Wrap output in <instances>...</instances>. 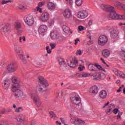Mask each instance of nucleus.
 <instances>
[{
  "label": "nucleus",
  "instance_id": "f257e3e1",
  "mask_svg": "<svg viewBox=\"0 0 125 125\" xmlns=\"http://www.w3.org/2000/svg\"><path fill=\"white\" fill-rule=\"evenodd\" d=\"M13 84L12 86V91L14 92L15 98H21L24 95V92L22 90L19 89L20 87V79L18 77H14L12 79Z\"/></svg>",
  "mask_w": 125,
  "mask_h": 125
},
{
  "label": "nucleus",
  "instance_id": "f03ea898",
  "mask_svg": "<svg viewBox=\"0 0 125 125\" xmlns=\"http://www.w3.org/2000/svg\"><path fill=\"white\" fill-rule=\"evenodd\" d=\"M11 32V28L9 25L6 24H2L0 25V32L3 35L9 34Z\"/></svg>",
  "mask_w": 125,
  "mask_h": 125
},
{
  "label": "nucleus",
  "instance_id": "7ed1b4c3",
  "mask_svg": "<svg viewBox=\"0 0 125 125\" xmlns=\"http://www.w3.org/2000/svg\"><path fill=\"white\" fill-rule=\"evenodd\" d=\"M31 99H32V101L37 105L38 107H40L41 105H42V101H41V98H40V96L37 93H33L31 95Z\"/></svg>",
  "mask_w": 125,
  "mask_h": 125
},
{
  "label": "nucleus",
  "instance_id": "20e7f679",
  "mask_svg": "<svg viewBox=\"0 0 125 125\" xmlns=\"http://www.w3.org/2000/svg\"><path fill=\"white\" fill-rule=\"evenodd\" d=\"M17 70V65L16 62L12 61L7 66V71L8 73H14Z\"/></svg>",
  "mask_w": 125,
  "mask_h": 125
},
{
  "label": "nucleus",
  "instance_id": "39448f33",
  "mask_svg": "<svg viewBox=\"0 0 125 125\" xmlns=\"http://www.w3.org/2000/svg\"><path fill=\"white\" fill-rule=\"evenodd\" d=\"M70 99L72 102L73 103V104H75V105H77L78 106L82 105V104H81L82 102V100L78 95H75L73 97H71Z\"/></svg>",
  "mask_w": 125,
  "mask_h": 125
},
{
  "label": "nucleus",
  "instance_id": "423d86ee",
  "mask_svg": "<svg viewBox=\"0 0 125 125\" xmlns=\"http://www.w3.org/2000/svg\"><path fill=\"white\" fill-rule=\"evenodd\" d=\"M108 42V39L105 35H102L99 37L98 43L99 45L103 46L106 44V43Z\"/></svg>",
  "mask_w": 125,
  "mask_h": 125
},
{
  "label": "nucleus",
  "instance_id": "0eeeda50",
  "mask_svg": "<svg viewBox=\"0 0 125 125\" xmlns=\"http://www.w3.org/2000/svg\"><path fill=\"white\" fill-rule=\"evenodd\" d=\"M24 21L28 26H32L34 24V17L32 15H27L24 17Z\"/></svg>",
  "mask_w": 125,
  "mask_h": 125
},
{
  "label": "nucleus",
  "instance_id": "6e6552de",
  "mask_svg": "<svg viewBox=\"0 0 125 125\" xmlns=\"http://www.w3.org/2000/svg\"><path fill=\"white\" fill-rule=\"evenodd\" d=\"M67 62L68 66L70 67V68H76L79 63V61L76 58L74 59L73 62L68 59L67 60Z\"/></svg>",
  "mask_w": 125,
  "mask_h": 125
},
{
  "label": "nucleus",
  "instance_id": "1a4fd4ad",
  "mask_svg": "<svg viewBox=\"0 0 125 125\" xmlns=\"http://www.w3.org/2000/svg\"><path fill=\"white\" fill-rule=\"evenodd\" d=\"M59 63L60 65L61 69L63 71L67 70V64H66V62L64 60V59L62 58H59L58 59Z\"/></svg>",
  "mask_w": 125,
  "mask_h": 125
},
{
  "label": "nucleus",
  "instance_id": "9d476101",
  "mask_svg": "<svg viewBox=\"0 0 125 125\" xmlns=\"http://www.w3.org/2000/svg\"><path fill=\"white\" fill-rule=\"evenodd\" d=\"M39 83H40L41 84H42L43 87L44 88L48 86L47 81H46V80H45L42 76H40L39 77Z\"/></svg>",
  "mask_w": 125,
  "mask_h": 125
},
{
  "label": "nucleus",
  "instance_id": "9b49d317",
  "mask_svg": "<svg viewBox=\"0 0 125 125\" xmlns=\"http://www.w3.org/2000/svg\"><path fill=\"white\" fill-rule=\"evenodd\" d=\"M62 15L65 19H70L72 17V11L69 9H66L63 11Z\"/></svg>",
  "mask_w": 125,
  "mask_h": 125
},
{
  "label": "nucleus",
  "instance_id": "f8f14e48",
  "mask_svg": "<svg viewBox=\"0 0 125 125\" xmlns=\"http://www.w3.org/2000/svg\"><path fill=\"white\" fill-rule=\"evenodd\" d=\"M40 19L42 22H47V21L49 19V14L46 12H43L41 16Z\"/></svg>",
  "mask_w": 125,
  "mask_h": 125
},
{
  "label": "nucleus",
  "instance_id": "ddd939ff",
  "mask_svg": "<svg viewBox=\"0 0 125 125\" xmlns=\"http://www.w3.org/2000/svg\"><path fill=\"white\" fill-rule=\"evenodd\" d=\"M92 77L93 81H99L102 79V74L100 72H96L91 75Z\"/></svg>",
  "mask_w": 125,
  "mask_h": 125
},
{
  "label": "nucleus",
  "instance_id": "4468645a",
  "mask_svg": "<svg viewBox=\"0 0 125 125\" xmlns=\"http://www.w3.org/2000/svg\"><path fill=\"white\" fill-rule=\"evenodd\" d=\"M88 14H87V12L86 11H82L78 12V17L80 19H84V18H86Z\"/></svg>",
  "mask_w": 125,
  "mask_h": 125
},
{
  "label": "nucleus",
  "instance_id": "2eb2a0df",
  "mask_svg": "<svg viewBox=\"0 0 125 125\" xmlns=\"http://www.w3.org/2000/svg\"><path fill=\"white\" fill-rule=\"evenodd\" d=\"M47 31V26L46 25H41L38 29V32L40 35L44 34L45 32Z\"/></svg>",
  "mask_w": 125,
  "mask_h": 125
},
{
  "label": "nucleus",
  "instance_id": "dca6fc26",
  "mask_svg": "<svg viewBox=\"0 0 125 125\" xmlns=\"http://www.w3.org/2000/svg\"><path fill=\"white\" fill-rule=\"evenodd\" d=\"M113 73L119 78H122V79H125V75L123 72L117 69H114L113 70Z\"/></svg>",
  "mask_w": 125,
  "mask_h": 125
},
{
  "label": "nucleus",
  "instance_id": "f3484780",
  "mask_svg": "<svg viewBox=\"0 0 125 125\" xmlns=\"http://www.w3.org/2000/svg\"><path fill=\"white\" fill-rule=\"evenodd\" d=\"M114 5L115 7H117V8H119V9L125 11V4H123L119 1H116L114 2Z\"/></svg>",
  "mask_w": 125,
  "mask_h": 125
},
{
  "label": "nucleus",
  "instance_id": "a211bd4d",
  "mask_svg": "<svg viewBox=\"0 0 125 125\" xmlns=\"http://www.w3.org/2000/svg\"><path fill=\"white\" fill-rule=\"evenodd\" d=\"M50 37L52 40H57L59 38V34L57 31H54L51 32Z\"/></svg>",
  "mask_w": 125,
  "mask_h": 125
},
{
  "label": "nucleus",
  "instance_id": "6ab92c4d",
  "mask_svg": "<svg viewBox=\"0 0 125 125\" xmlns=\"http://www.w3.org/2000/svg\"><path fill=\"white\" fill-rule=\"evenodd\" d=\"M118 34H119L118 30L113 29L110 32V37L112 39H116L118 37Z\"/></svg>",
  "mask_w": 125,
  "mask_h": 125
},
{
  "label": "nucleus",
  "instance_id": "aec40b11",
  "mask_svg": "<svg viewBox=\"0 0 125 125\" xmlns=\"http://www.w3.org/2000/svg\"><path fill=\"white\" fill-rule=\"evenodd\" d=\"M76 76L78 77V78H87V77H89L91 76V75L86 72H83L82 74L77 73Z\"/></svg>",
  "mask_w": 125,
  "mask_h": 125
},
{
  "label": "nucleus",
  "instance_id": "412c9836",
  "mask_svg": "<svg viewBox=\"0 0 125 125\" xmlns=\"http://www.w3.org/2000/svg\"><path fill=\"white\" fill-rule=\"evenodd\" d=\"M47 7L50 10H54L56 7V5L52 2H49L47 4Z\"/></svg>",
  "mask_w": 125,
  "mask_h": 125
},
{
  "label": "nucleus",
  "instance_id": "4be33fe9",
  "mask_svg": "<svg viewBox=\"0 0 125 125\" xmlns=\"http://www.w3.org/2000/svg\"><path fill=\"white\" fill-rule=\"evenodd\" d=\"M90 93L93 94H96L98 92V87L96 85H94L90 88Z\"/></svg>",
  "mask_w": 125,
  "mask_h": 125
},
{
  "label": "nucleus",
  "instance_id": "5701e85b",
  "mask_svg": "<svg viewBox=\"0 0 125 125\" xmlns=\"http://www.w3.org/2000/svg\"><path fill=\"white\" fill-rule=\"evenodd\" d=\"M10 84V82L9 80L6 79L4 80L3 82V88L5 89H8V87H9V85Z\"/></svg>",
  "mask_w": 125,
  "mask_h": 125
},
{
  "label": "nucleus",
  "instance_id": "b1692460",
  "mask_svg": "<svg viewBox=\"0 0 125 125\" xmlns=\"http://www.w3.org/2000/svg\"><path fill=\"white\" fill-rule=\"evenodd\" d=\"M102 55L105 58H108L110 56V50L104 49L102 52Z\"/></svg>",
  "mask_w": 125,
  "mask_h": 125
},
{
  "label": "nucleus",
  "instance_id": "393cba45",
  "mask_svg": "<svg viewBox=\"0 0 125 125\" xmlns=\"http://www.w3.org/2000/svg\"><path fill=\"white\" fill-rule=\"evenodd\" d=\"M99 97L102 99H105L107 97V92L104 90H101L99 93Z\"/></svg>",
  "mask_w": 125,
  "mask_h": 125
},
{
  "label": "nucleus",
  "instance_id": "a878e982",
  "mask_svg": "<svg viewBox=\"0 0 125 125\" xmlns=\"http://www.w3.org/2000/svg\"><path fill=\"white\" fill-rule=\"evenodd\" d=\"M88 69L89 71H92L94 72H96V68H95V65H93V64H89L88 66Z\"/></svg>",
  "mask_w": 125,
  "mask_h": 125
},
{
  "label": "nucleus",
  "instance_id": "bb28decb",
  "mask_svg": "<svg viewBox=\"0 0 125 125\" xmlns=\"http://www.w3.org/2000/svg\"><path fill=\"white\" fill-rule=\"evenodd\" d=\"M62 30L66 34H69L70 32V28L67 26V25H63L62 26Z\"/></svg>",
  "mask_w": 125,
  "mask_h": 125
},
{
  "label": "nucleus",
  "instance_id": "cd10ccee",
  "mask_svg": "<svg viewBox=\"0 0 125 125\" xmlns=\"http://www.w3.org/2000/svg\"><path fill=\"white\" fill-rule=\"evenodd\" d=\"M78 118L72 116L70 119V122L73 125H76L77 122H78Z\"/></svg>",
  "mask_w": 125,
  "mask_h": 125
},
{
  "label": "nucleus",
  "instance_id": "c85d7f7f",
  "mask_svg": "<svg viewBox=\"0 0 125 125\" xmlns=\"http://www.w3.org/2000/svg\"><path fill=\"white\" fill-rule=\"evenodd\" d=\"M17 121L21 123L24 122V121H25V116L22 114L20 115V117L17 118Z\"/></svg>",
  "mask_w": 125,
  "mask_h": 125
},
{
  "label": "nucleus",
  "instance_id": "c756f323",
  "mask_svg": "<svg viewBox=\"0 0 125 125\" xmlns=\"http://www.w3.org/2000/svg\"><path fill=\"white\" fill-rule=\"evenodd\" d=\"M15 50L18 56L21 55V54H23V51L21 50V49H20L19 47L16 48Z\"/></svg>",
  "mask_w": 125,
  "mask_h": 125
},
{
  "label": "nucleus",
  "instance_id": "7c9ffc66",
  "mask_svg": "<svg viewBox=\"0 0 125 125\" xmlns=\"http://www.w3.org/2000/svg\"><path fill=\"white\" fill-rule=\"evenodd\" d=\"M109 107L110 108L106 110V114H109V113H111L112 112V109L115 108V105L114 104H110Z\"/></svg>",
  "mask_w": 125,
  "mask_h": 125
},
{
  "label": "nucleus",
  "instance_id": "2f4dec72",
  "mask_svg": "<svg viewBox=\"0 0 125 125\" xmlns=\"http://www.w3.org/2000/svg\"><path fill=\"white\" fill-rule=\"evenodd\" d=\"M21 27L22 26L21 25V23H20V22H17L15 24V28L16 30H17V31H18V30H20V29H21Z\"/></svg>",
  "mask_w": 125,
  "mask_h": 125
},
{
  "label": "nucleus",
  "instance_id": "473e14b6",
  "mask_svg": "<svg viewBox=\"0 0 125 125\" xmlns=\"http://www.w3.org/2000/svg\"><path fill=\"white\" fill-rule=\"evenodd\" d=\"M50 117L51 118V119H53V120H56V119H57V116L55 115V113L53 112V111H50L49 112Z\"/></svg>",
  "mask_w": 125,
  "mask_h": 125
},
{
  "label": "nucleus",
  "instance_id": "72a5a7b5",
  "mask_svg": "<svg viewBox=\"0 0 125 125\" xmlns=\"http://www.w3.org/2000/svg\"><path fill=\"white\" fill-rule=\"evenodd\" d=\"M84 124H85V122H84V121L82 120L80 118H78V120H77V124H76V125H84Z\"/></svg>",
  "mask_w": 125,
  "mask_h": 125
},
{
  "label": "nucleus",
  "instance_id": "f704fd0d",
  "mask_svg": "<svg viewBox=\"0 0 125 125\" xmlns=\"http://www.w3.org/2000/svg\"><path fill=\"white\" fill-rule=\"evenodd\" d=\"M121 58L122 59L125 60V49H122L121 52Z\"/></svg>",
  "mask_w": 125,
  "mask_h": 125
},
{
  "label": "nucleus",
  "instance_id": "c9c22d12",
  "mask_svg": "<svg viewBox=\"0 0 125 125\" xmlns=\"http://www.w3.org/2000/svg\"><path fill=\"white\" fill-rule=\"evenodd\" d=\"M83 0H76L75 3L77 6H81L83 4Z\"/></svg>",
  "mask_w": 125,
  "mask_h": 125
},
{
  "label": "nucleus",
  "instance_id": "e433bc0d",
  "mask_svg": "<svg viewBox=\"0 0 125 125\" xmlns=\"http://www.w3.org/2000/svg\"><path fill=\"white\" fill-rule=\"evenodd\" d=\"M8 2H10V3L13 2V0H6V1L3 0L1 2V4H6V3H8Z\"/></svg>",
  "mask_w": 125,
  "mask_h": 125
},
{
  "label": "nucleus",
  "instance_id": "4c0bfd02",
  "mask_svg": "<svg viewBox=\"0 0 125 125\" xmlns=\"http://www.w3.org/2000/svg\"><path fill=\"white\" fill-rule=\"evenodd\" d=\"M52 49H54V47H46L47 53H48L49 54H50V53H51V50H52Z\"/></svg>",
  "mask_w": 125,
  "mask_h": 125
},
{
  "label": "nucleus",
  "instance_id": "58836bf2",
  "mask_svg": "<svg viewBox=\"0 0 125 125\" xmlns=\"http://www.w3.org/2000/svg\"><path fill=\"white\" fill-rule=\"evenodd\" d=\"M23 110V107L20 106L16 109L15 112H16V113H20V112H22Z\"/></svg>",
  "mask_w": 125,
  "mask_h": 125
},
{
  "label": "nucleus",
  "instance_id": "ea45409f",
  "mask_svg": "<svg viewBox=\"0 0 125 125\" xmlns=\"http://www.w3.org/2000/svg\"><path fill=\"white\" fill-rule=\"evenodd\" d=\"M57 40H58V42H63V40H64V37L62 36H59L58 38L57 39Z\"/></svg>",
  "mask_w": 125,
  "mask_h": 125
},
{
  "label": "nucleus",
  "instance_id": "a19ab883",
  "mask_svg": "<svg viewBox=\"0 0 125 125\" xmlns=\"http://www.w3.org/2000/svg\"><path fill=\"white\" fill-rule=\"evenodd\" d=\"M47 90V89H43V88H42V87H40L38 88V91H40L41 92H44L45 91H46Z\"/></svg>",
  "mask_w": 125,
  "mask_h": 125
},
{
  "label": "nucleus",
  "instance_id": "79ce46f5",
  "mask_svg": "<svg viewBox=\"0 0 125 125\" xmlns=\"http://www.w3.org/2000/svg\"><path fill=\"white\" fill-rule=\"evenodd\" d=\"M123 115V112H119L117 115V120L121 121V116Z\"/></svg>",
  "mask_w": 125,
  "mask_h": 125
},
{
  "label": "nucleus",
  "instance_id": "37998d69",
  "mask_svg": "<svg viewBox=\"0 0 125 125\" xmlns=\"http://www.w3.org/2000/svg\"><path fill=\"white\" fill-rule=\"evenodd\" d=\"M84 66H82V64L80 65V66L78 67V70H79V71H83V69H84Z\"/></svg>",
  "mask_w": 125,
  "mask_h": 125
},
{
  "label": "nucleus",
  "instance_id": "c03bdc74",
  "mask_svg": "<svg viewBox=\"0 0 125 125\" xmlns=\"http://www.w3.org/2000/svg\"><path fill=\"white\" fill-rule=\"evenodd\" d=\"M83 30H84V28L83 27V26L82 25H80L78 27V30L80 31V32H82V31H83Z\"/></svg>",
  "mask_w": 125,
  "mask_h": 125
},
{
  "label": "nucleus",
  "instance_id": "a18cd8bd",
  "mask_svg": "<svg viewBox=\"0 0 125 125\" xmlns=\"http://www.w3.org/2000/svg\"><path fill=\"white\" fill-rule=\"evenodd\" d=\"M124 87H125V85H122V86L119 87V89L117 90V92H121V91H122Z\"/></svg>",
  "mask_w": 125,
  "mask_h": 125
},
{
  "label": "nucleus",
  "instance_id": "49530a36",
  "mask_svg": "<svg viewBox=\"0 0 125 125\" xmlns=\"http://www.w3.org/2000/svg\"><path fill=\"white\" fill-rule=\"evenodd\" d=\"M43 4H44V2H40L38 3V6H37V7H42L43 6Z\"/></svg>",
  "mask_w": 125,
  "mask_h": 125
},
{
  "label": "nucleus",
  "instance_id": "de8ad7c7",
  "mask_svg": "<svg viewBox=\"0 0 125 125\" xmlns=\"http://www.w3.org/2000/svg\"><path fill=\"white\" fill-rule=\"evenodd\" d=\"M36 10L37 11H38V12H40V13H42V10L40 7H37Z\"/></svg>",
  "mask_w": 125,
  "mask_h": 125
},
{
  "label": "nucleus",
  "instance_id": "09e8293b",
  "mask_svg": "<svg viewBox=\"0 0 125 125\" xmlns=\"http://www.w3.org/2000/svg\"><path fill=\"white\" fill-rule=\"evenodd\" d=\"M101 60L102 61L103 63H104V65H106V67H110V66H109V65L107 64L106 62H105V60H104V59H103V58H101Z\"/></svg>",
  "mask_w": 125,
  "mask_h": 125
},
{
  "label": "nucleus",
  "instance_id": "8fccbe9b",
  "mask_svg": "<svg viewBox=\"0 0 125 125\" xmlns=\"http://www.w3.org/2000/svg\"><path fill=\"white\" fill-rule=\"evenodd\" d=\"M0 114H5V113H6V110H5V108L1 109L0 110Z\"/></svg>",
  "mask_w": 125,
  "mask_h": 125
},
{
  "label": "nucleus",
  "instance_id": "3c124183",
  "mask_svg": "<svg viewBox=\"0 0 125 125\" xmlns=\"http://www.w3.org/2000/svg\"><path fill=\"white\" fill-rule=\"evenodd\" d=\"M95 66L99 70H102V66H101V65H100L99 64H95Z\"/></svg>",
  "mask_w": 125,
  "mask_h": 125
},
{
  "label": "nucleus",
  "instance_id": "603ef678",
  "mask_svg": "<svg viewBox=\"0 0 125 125\" xmlns=\"http://www.w3.org/2000/svg\"><path fill=\"white\" fill-rule=\"evenodd\" d=\"M76 54V55H82V50L81 49L77 50Z\"/></svg>",
  "mask_w": 125,
  "mask_h": 125
},
{
  "label": "nucleus",
  "instance_id": "864d4df0",
  "mask_svg": "<svg viewBox=\"0 0 125 125\" xmlns=\"http://www.w3.org/2000/svg\"><path fill=\"white\" fill-rule=\"evenodd\" d=\"M19 57L21 59V60H23L25 58V57H24V54H21V55H19Z\"/></svg>",
  "mask_w": 125,
  "mask_h": 125
},
{
  "label": "nucleus",
  "instance_id": "5fc2aeb1",
  "mask_svg": "<svg viewBox=\"0 0 125 125\" xmlns=\"http://www.w3.org/2000/svg\"><path fill=\"white\" fill-rule=\"evenodd\" d=\"M113 112L114 114H118V112H119V109L118 108H116L113 110Z\"/></svg>",
  "mask_w": 125,
  "mask_h": 125
},
{
  "label": "nucleus",
  "instance_id": "6e6d98bb",
  "mask_svg": "<svg viewBox=\"0 0 125 125\" xmlns=\"http://www.w3.org/2000/svg\"><path fill=\"white\" fill-rule=\"evenodd\" d=\"M49 24L51 26L52 25H53L54 24V20H52L50 21H49Z\"/></svg>",
  "mask_w": 125,
  "mask_h": 125
},
{
  "label": "nucleus",
  "instance_id": "4d7b16f0",
  "mask_svg": "<svg viewBox=\"0 0 125 125\" xmlns=\"http://www.w3.org/2000/svg\"><path fill=\"white\" fill-rule=\"evenodd\" d=\"M50 46L51 47H55L56 46V43H50Z\"/></svg>",
  "mask_w": 125,
  "mask_h": 125
},
{
  "label": "nucleus",
  "instance_id": "13d9d810",
  "mask_svg": "<svg viewBox=\"0 0 125 125\" xmlns=\"http://www.w3.org/2000/svg\"><path fill=\"white\" fill-rule=\"evenodd\" d=\"M80 42V39L79 38H77L76 40H75V44H78V42Z\"/></svg>",
  "mask_w": 125,
  "mask_h": 125
},
{
  "label": "nucleus",
  "instance_id": "bf43d9fd",
  "mask_svg": "<svg viewBox=\"0 0 125 125\" xmlns=\"http://www.w3.org/2000/svg\"><path fill=\"white\" fill-rule=\"evenodd\" d=\"M21 61L22 62V63H23V64H26L27 63V60H26V59H23L22 60H21Z\"/></svg>",
  "mask_w": 125,
  "mask_h": 125
},
{
  "label": "nucleus",
  "instance_id": "052dcab7",
  "mask_svg": "<svg viewBox=\"0 0 125 125\" xmlns=\"http://www.w3.org/2000/svg\"><path fill=\"white\" fill-rule=\"evenodd\" d=\"M110 104V102H107V103L105 104L103 106V108H105L106 106H108Z\"/></svg>",
  "mask_w": 125,
  "mask_h": 125
},
{
  "label": "nucleus",
  "instance_id": "680f3d73",
  "mask_svg": "<svg viewBox=\"0 0 125 125\" xmlns=\"http://www.w3.org/2000/svg\"><path fill=\"white\" fill-rule=\"evenodd\" d=\"M18 35H19V36H21V34H22V30H18Z\"/></svg>",
  "mask_w": 125,
  "mask_h": 125
},
{
  "label": "nucleus",
  "instance_id": "e2e57ef3",
  "mask_svg": "<svg viewBox=\"0 0 125 125\" xmlns=\"http://www.w3.org/2000/svg\"><path fill=\"white\" fill-rule=\"evenodd\" d=\"M88 45H90V44H92L93 43V42L91 41V40H89V42H87Z\"/></svg>",
  "mask_w": 125,
  "mask_h": 125
},
{
  "label": "nucleus",
  "instance_id": "0e129e2a",
  "mask_svg": "<svg viewBox=\"0 0 125 125\" xmlns=\"http://www.w3.org/2000/svg\"><path fill=\"white\" fill-rule=\"evenodd\" d=\"M60 120L62 123V124H63L64 125H66L65 123V120H63V118H61Z\"/></svg>",
  "mask_w": 125,
  "mask_h": 125
},
{
  "label": "nucleus",
  "instance_id": "69168bd1",
  "mask_svg": "<svg viewBox=\"0 0 125 125\" xmlns=\"http://www.w3.org/2000/svg\"><path fill=\"white\" fill-rule=\"evenodd\" d=\"M88 24L90 26L92 25V21H89L88 22Z\"/></svg>",
  "mask_w": 125,
  "mask_h": 125
},
{
  "label": "nucleus",
  "instance_id": "338daca9",
  "mask_svg": "<svg viewBox=\"0 0 125 125\" xmlns=\"http://www.w3.org/2000/svg\"><path fill=\"white\" fill-rule=\"evenodd\" d=\"M6 112H12V109H7V110H6Z\"/></svg>",
  "mask_w": 125,
  "mask_h": 125
},
{
  "label": "nucleus",
  "instance_id": "774afa93",
  "mask_svg": "<svg viewBox=\"0 0 125 125\" xmlns=\"http://www.w3.org/2000/svg\"><path fill=\"white\" fill-rule=\"evenodd\" d=\"M56 123L57 124V125H61V123L60 122H59L58 121H56Z\"/></svg>",
  "mask_w": 125,
  "mask_h": 125
}]
</instances>
